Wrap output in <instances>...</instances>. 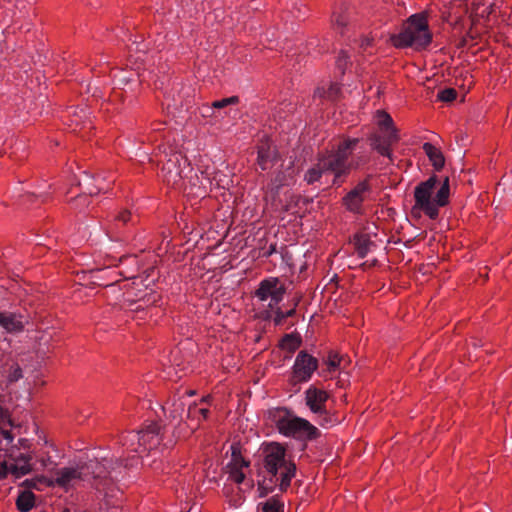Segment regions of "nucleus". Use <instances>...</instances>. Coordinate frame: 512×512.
<instances>
[{
  "mask_svg": "<svg viewBox=\"0 0 512 512\" xmlns=\"http://www.w3.org/2000/svg\"><path fill=\"white\" fill-rule=\"evenodd\" d=\"M358 144V138H343L331 149L319 154L317 162L305 173L304 179L306 182L313 184L322 177L332 174V183L340 186L350 171L357 169L361 164L358 160H349V156Z\"/></svg>",
  "mask_w": 512,
  "mask_h": 512,
  "instance_id": "obj_1",
  "label": "nucleus"
},
{
  "mask_svg": "<svg viewBox=\"0 0 512 512\" xmlns=\"http://www.w3.org/2000/svg\"><path fill=\"white\" fill-rule=\"evenodd\" d=\"M262 455L263 468L271 476V485L264 486V483H259L260 497L266 496L276 484H279L281 491H286L296 475L293 459L287 455L285 447L276 442L265 444Z\"/></svg>",
  "mask_w": 512,
  "mask_h": 512,
  "instance_id": "obj_2",
  "label": "nucleus"
},
{
  "mask_svg": "<svg viewBox=\"0 0 512 512\" xmlns=\"http://www.w3.org/2000/svg\"><path fill=\"white\" fill-rule=\"evenodd\" d=\"M450 186L449 178L440 181L436 175L420 182L414 189V205L411 212L415 217L423 214L430 219H436L439 210L449 202Z\"/></svg>",
  "mask_w": 512,
  "mask_h": 512,
  "instance_id": "obj_3",
  "label": "nucleus"
},
{
  "mask_svg": "<svg viewBox=\"0 0 512 512\" xmlns=\"http://www.w3.org/2000/svg\"><path fill=\"white\" fill-rule=\"evenodd\" d=\"M390 40L396 48H413L417 51L426 49L432 42L426 14L411 15L403 23L400 31L391 35Z\"/></svg>",
  "mask_w": 512,
  "mask_h": 512,
  "instance_id": "obj_4",
  "label": "nucleus"
},
{
  "mask_svg": "<svg viewBox=\"0 0 512 512\" xmlns=\"http://www.w3.org/2000/svg\"><path fill=\"white\" fill-rule=\"evenodd\" d=\"M162 441L161 427L150 423L138 432H128L122 437L124 452L127 454L126 466H133L135 458H143L148 452L157 453Z\"/></svg>",
  "mask_w": 512,
  "mask_h": 512,
  "instance_id": "obj_5",
  "label": "nucleus"
},
{
  "mask_svg": "<svg viewBox=\"0 0 512 512\" xmlns=\"http://www.w3.org/2000/svg\"><path fill=\"white\" fill-rule=\"evenodd\" d=\"M128 278L131 282L124 283L121 286V289H125L123 292L124 303H127L128 306L138 303L134 310H140L158 301V295L155 292V275L153 272L152 274Z\"/></svg>",
  "mask_w": 512,
  "mask_h": 512,
  "instance_id": "obj_6",
  "label": "nucleus"
},
{
  "mask_svg": "<svg viewBox=\"0 0 512 512\" xmlns=\"http://www.w3.org/2000/svg\"><path fill=\"white\" fill-rule=\"evenodd\" d=\"M503 0H472L470 7L471 37L486 33L491 27V20L497 17V9H501Z\"/></svg>",
  "mask_w": 512,
  "mask_h": 512,
  "instance_id": "obj_7",
  "label": "nucleus"
},
{
  "mask_svg": "<svg viewBox=\"0 0 512 512\" xmlns=\"http://www.w3.org/2000/svg\"><path fill=\"white\" fill-rule=\"evenodd\" d=\"M275 423L278 431L287 437L313 439L318 435V429L308 420L291 415L286 411L278 412Z\"/></svg>",
  "mask_w": 512,
  "mask_h": 512,
  "instance_id": "obj_8",
  "label": "nucleus"
},
{
  "mask_svg": "<svg viewBox=\"0 0 512 512\" xmlns=\"http://www.w3.org/2000/svg\"><path fill=\"white\" fill-rule=\"evenodd\" d=\"M376 123L381 133L384 134V140L381 141L378 136L372 138V146L381 155L391 156V144L399 140L398 131L394 126L392 117L385 111L378 110L375 114Z\"/></svg>",
  "mask_w": 512,
  "mask_h": 512,
  "instance_id": "obj_9",
  "label": "nucleus"
},
{
  "mask_svg": "<svg viewBox=\"0 0 512 512\" xmlns=\"http://www.w3.org/2000/svg\"><path fill=\"white\" fill-rule=\"evenodd\" d=\"M165 161H162L160 177L163 182L173 188H180L184 178V168L187 160L179 152L164 154Z\"/></svg>",
  "mask_w": 512,
  "mask_h": 512,
  "instance_id": "obj_10",
  "label": "nucleus"
},
{
  "mask_svg": "<svg viewBox=\"0 0 512 512\" xmlns=\"http://www.w3.org/2000/svg\"><path fill=\"white\" fill-rule=\"evenodd\" d=\"M304 395L305 403L309 410L313 414L321 417V420L319 421L321 426H331L337 422V419H334L328 414L326 408V404L329 399V394L327 391L311 385L307 388Z\"/></svg>",
  "mask_w": 512,
  "mask_h": 512,
  "instance_id": "obj_11",
  "label": "nucleus"
},
{
  "mask_svg": "<svg viewBox=\"0 0 512 512\" xmlns=\"http://www.w3.org/2000/svg\"><path fill=\"white\" fill-rule=\"evenodd\" d=\"M318 368V360L305 351H300L294 361L290 381L293 384L308 382Z\"/></svg>",
  "mask_w": 512,
  "mask_h": 512,
  "instance_id": "obj_12",
  "label": "nucleus"
},
{
  "mask_svg": "<svg viewBox=\"0 0 512 512\" xmlns=\"http://www.w3.org/2000/svg\"><path fill=\"white\" fill-rule=\"evenodd\" d=\"M371 193L372 188L369 179H364L343 197V205L348 211L359 214L363 210V204L370 199Z\"/></svg>",
  "mask_w": 512,
  "mask_h": 512,
  "instance_id": "obj_13",
  "label": "nucleus"
},
{
  "mask_svg": "<svg viewBox=\"0 0 512 512\" xmlns=\"http://www.w3.org/2000/svg\"><path fill=\"white\" fill-rule=\"evenodd\" d=\"M103 182L104 179L99 176L93 177L87 173H83L82 178L78 181V185L81 188V193L71 198L74 201L75 207L82 208L87 206L89 204L87 202V195L94 196L97 195L100 191L106 190L108 187H104L102 185Z\"/></svg>",
  "mask_w": 512,
  "mask_h": 512,
  "instance_id": "obj_14",
  "label": "nucleus"
},
{
  "mask_svg": "<svg viewBox=\"0 0 512 512\" xmlns=\"http://www.w3.org/2000/svg\"><path fill=\"white\" fill-rule=\"evenodd\" d=\"M285 294V288L276 277H269L262 280L258 289L255 291V296L260 301L270 299L269 306L272 308L278 305Z\"/></svg>",
  "mask_w": 512,
  "mask_h": 512,
  "instance_id": "obj_15",
  "label": "nucleus"
},
{
  "mask_svg": "<svg viewBox=\"0 0 512 512\" xmlns=\"http://www.w3.org/2000/svg\"><path fill=\"white\" fill-rule=\"evenodd\" d=\"M122 273L111 268L109 264L105 268H99L90 271V278L92 284L96 286L111 287L114 283L118 282L117 277Z\"/></svg>",
  "mask_w": 512,
  "mask_h": 512,
  "instance_id": "obj_16",
  "label": "nucleus"
},
{
  "mask_svg": "<svg viewBox=\"0 0 512 512\" xmlns=\"http://www.w3.org/2000/svg\"><path fill=\"white\" fill-rule=\"evenodd\" d=\"M82 471L79 467H65L57 472V477L54 479L55 486H59L68 490L77 481L82 478Z\"/></svg>",
  "mask_w": 512,
  "mask_h": 512,
  "instance_id": "obj_17",
  "label": "nucleus"
},
{
  "mask_svg": "<svg viewBox=\"0 0 512 512\" xmlns=\"http://www.w3.org/2000/svg\"><path fill=\"white\" fill-rule=\"evenodd\" d=\"M248 462L241 455H233L232 460L227 466L229 479L240 484L245 479L244 469L248 467Z\"/></svg>",
  "mask_w": 512,
  "mask_h": 512,
  "instance_id": "obj_18",
  "label": "nucleus"
},
{
  "mask_svg": "<svg viewBox=\"0 0 512 512\" xmlns=\"http://www.w3.org/2000/svg\"><path fill=\"white\" fill-rule=\"evenodd\" d=\"M276 158V150L269 142H265L259 146L257 162L262 170H268L272 168Z\"/></svg>",
  "mask_w": 512,
  "mask_h": 512,
  "instance_id": "obj_19",
  "label": "nucleus"
},
{
  "mask_svg": "<svg viewBox=\"0 0 512 512\" xmlns=\"http://www.w3.org/2000/svg\"><path fill=\"white\" fill-rule=\"evenodd\" d=\"M189 426L192 430L199 427L201 421L206 420L208 416V409L201 404H193L188 408Z\"/></svg>",
  "mask_w": 512,
  "mask_h": 512,
  "instance_id": "obj_20",
  "label": "nucleus"
},
{
  "mask_svg": "<svg viewBox=\"0 0 512 512\" xmlns=\"http://www.w3.org/2000/svg\"><path fill=\"white\" fill-rule=\"evenodd\" d=\"M422 149L429 158L432 166L436 170H440L443 168L445 164V159L441 150L438 147H436L432 143L426 142L423 144Z\"/></svg>",
  "mask_w": 512,
  "mask_h": 512,
  "instance_id": "obj_21",
  "label": "nucleus"
},
{
  "mask_svg": "<svg viewBox=\"0 0 512 512\" xmlns=\"http://www.w3.org/2000/svg\"><path fill=\"white\" fill-rule=\"evenodd\" d=\"M339 94L340 86L338 83H326L315 90L314 96L320 99L334 101Z\"/></svg>",
  "mask_w": 512,
  "mask_h": 512,
  "instance_id": "obj_22",
  "label": "nucleus"
},
{
  "mask_svg": "<svg viewBox=\"0 0 512 512\" xmlns=\"http://www.w3.org/2000/svg\"><path fill=\"white\" fill-rule=\"evenodd\" d=\"M353 244L360 258H364L370 251L372 242L366 234H356L353 238Z\"/></svg>",
  "mask_w": 512,
  "mask_h": 512,
  "instance_id": "obj_23",
  "label": "nucleus"
},
{
  "mask_svg": "<svg viewBox=\"0 0 512 512\" xmlns=\"http://www.w3.org/2000/svg\"><path fill=\"white\" fill-rule=\"evenodd\" d=\"M35 504V495L31 491H22L17 500L16 506L20 512H29Z\"/></svg>",
  "mask_w": 512,
  "mask_h": 512,
  "instance_id": "obj_24",
  "label": "nucleus"
},
{
  "mask_svg": "<svg viewBox=\"0 0 512 512\" xmlns=\"http://www.w3.org/2000/svg\"><path fill=\"white\" fill-rule=\"evenodd\" d=\"M0 325L9 332L20 331L23 328L21 321L14 315L7 313H0Z\"/></svg>",
  "mask_w": 512,
  "mask_h": 512,
  "instance_id": "obj_25",
  "label": "nucleus"
},
{
  "mask_svg": "<svg viewBox=\"0 0 512 512\" xmlns=\"http://www.w3.org/2000/svg\"><path fill=\"white\" fill-rule=\"evenodd\" d=\"M23 485L27 486L28 488L42 490L43 487H54L55 482L53 478H49L46 476H37L32 479H26L23 482Z\"/></svg>",
  "mask_w": 512,
  "mask_h": 512,
  "instance_id": "obj_26",
  "label": "nucleus"
},
{
  "mask_svg": "<svg viewBox=\"0 0 512 512\" xmlns=\"http://www.w3.org/2000/svg\"><path fill=\"white\" fill-rule=\"evenodd\" d=\"M301 345V338L297 334H287L285 335L281 342L280 347L283 350H286L290 353L294 352L296 349H298Z\"/></svg>",
  "mask_w": 512,
  "mask_h": 512,
  "instance_id": "obj_27",
  "label": "nucleus"
},
{
  "mask_svg": "<svg viewBox=\"0 0 512 512\" xmlns=\"http://www.w3.org/2000/svg\"><path fill=\"white\" fill-rule=\"evenodd\" d=\"M238 102H239V98L237 96H231V97L223 98L221 100L214 101L210 107L205 106L204 109H206L207 111L212 110V109H222L228 105H235Z\"/></svg>",
  "mask_w": 512,
  "mask_h": 512,
  "instance_id": "obj_28",
  "label": "nucleus"
},
{
  "mask_svg": "<svg viewBox=\"0 0 512 512\" xmlns=\"http://www.w3.org/2000/svg\"><path fill=\"white\" fill-rule=\"evenodd\" d=\"M343 361V357L337 353H330L327 359L328 370L335 371L337 368L341 367Z\"/></svg>",
  "mask_w": 512,
  "mask_h": 512,
  "instance_id": "obj_29",
  "label": "nucleus"
},
{
  "mask_svg": "<svg viewBox=\"0 0 512 512\" xmlns=\"http://www.w3.org/2000/svg\"><path fill=\"white\" fill-rule=\"evenodd\" d=\"M283 505L276 499H269L263 506V512H283Z\"/></svg>",
  "mask_w": 512,
  "mask_h": 512,
  "instance_id": "obj_30",
  "label": "nucleus"
},
{
  "mask_svg": "<svg viewBox=\"0 0 512 512\" xmlns=\"http://www.w3.org/2000/svg\"><path fill=\"white\" fill-rule=\"evenodd\" d=\"M457 93L452 88H447L439 92L438 98L443 102H450L456 99Z\"/></svg>",
  "mask_w": 512,
  "mask_h": 512,
  "instance_id": "obj_31",
  "label": "nucleus"
},
{
  "mask_svg": "<svg viewBox=\"0 0 512 512\" xmlns=\"http://www.w3.org/2000/svg\"><path fill=\"white\" fill-rule=\"evenodd\" d=\"M295 313V309L292 308L286 312L278 309L275 313L274 322L276 325H281L287 317H291Z\"/></svg>",
  "mask_w": 512,
  "mask_h": 512,
  "instance_id": "obj_32",
  "label": "nucleus"
},
{
  "mask_svg": "<svg viewBox=\"0 0 512 512\" xmlns=\"http://www.w3.org/2000/svg\"><path fill=\"white\" fill-rule=\"evenodd\" d=\"M332 23L342 28L347 24V17L345 15H337L334 13L332 16Z\"/></svg>",
  "mask_w": 512,
  "mask_h": 512,
  "instance_id": "obj_33",
  "label": "nucleus"
},
{
  "mask_svg": "<svg viewBox=\"0 0 512 512\" xmlns=\"http://www.w3.org/2000/svg\"><path fill=\"white\" fill-rule=\"evenodd\" d=\"M116 219H117V221H120L124 224L128 223L131 220V213L127 210H123V211L119 212Z\"/></svg>",
  "mask_w": 512,
  "mask_h": 512,
  "instance_id": "obj_34",
  "label": "nucleus"
},
{
  "mask_svg": "<svg viewBox=\"0 0 512 512\" xmlns=\"http://www.w3.org/2000/svg\"><path fill=\"white\" fill-rule=\"evenodd\" d=\"M293 176L292 173L289 174L288 178L279 179L278 177L275 179V188L278 189L281 186L288 185L290 181H292Z\"/></svg>",
  "mask_w": 512,
  "mask_h": 512,
  "instance_id": "obj_35",
  "label": "nucleus"
},
{
  "mask_svg": "<svg viewBox=\"0 0 512 512\" xmlns=\"http://www.w3.org/2000/svg\"><path fill=\"white\" fill-rule=\"evenodd\" d=\"M0 435L7 440L8 444H11L13 441V436L10 431L7 430H1Z\"/></svg>",
  "mask_w": 512,
  "mask_h": 512,
  "instance_id": "obj_36",
  "label": "nucleus"
},
{
  "mask_svg": "<svg viewBox=\"0 0 512 512\" xmlns=\"http://www.w3.org/2000/svg\"><path fill=\"white\" fill-rule=\"evenodd\" d=\"M20 377H22V374H21V369L19 367H17L13 373V377L12 379L13 380H18Z\"/></svg>",
  "mask_w": 512,
  "mask_h": 512,
  "instance_id": "obj_37",
  "label": "nucleus"
},
{
  "mask_svg": "<svg viewBox=\"0 0 512 512\" xmlns=\"http://www.w3.org/2000/svg\"><path fill=\"white\" fill-rule=\"evenodd\" d=\"M19 443H20L23 447H26V444L28 443V440H27V439H20V440H19Z\"/></svg>",
  "mask_w": 512,
  "mask_h": 512,
  "instance_id": "obj_38",
  "label": "nucleus"
},
{
  "mask_svg": "<svg viewBox=\"0 0 512 512\" xmlns=\"http://www.w3.org/2000/svg\"><path fill=\"white\" fill-rule=\"evenodd\" d=\"M0 417H1V419H5V418H7L8 416H7V414H6L4 411H2V410L0 409Z\"/></svg>",
  "mask_w": 512,
  "mask_h": 512,
  "instance_id": "obj_39",
  "label": "nucleus"
},
{
  "mask_svg": "<svg viewBox=\"0 0 512 512\" xmlns=\"http://www.w3.org/2000/svg\"><path fill=\"white\" fill-rule=\"evenodd\" d=\"M78 118H79V117H78L77 115H75V119H74V120H72V121L75 123V125H76V126H78V125H79Z\"/></svg>",
  "mask_w": 512,
  "mask_h": 512,
  "instance_id": "obj_40",
  "label": "nucleus"
}]
</instances>
